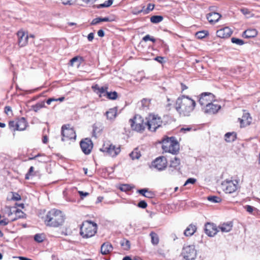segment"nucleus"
<instances>
[{
	"instance_id": "obj_1",
	"label": "nucleus",
	"mask_w": 260,
	"mask_h": 260,
	"mask_svg": "<svg viewBox=\"0 0 260 260\" xmlns=\"http://www.w3.org/2000/svg\"><path fill=\"white\" fill-rule=\"evenodd\" d=\"M196 102L187 96L182 95L179 97L176 102V109L182 116H188L193 111Z\"/></svg>"
},
{
	"instance_id": "obj_2",
	"label": "nucleus",
	"mask_w": 260,
	"mask_h": 260,
	"mask_svg": "<svg viewBox=\"0 0 260 260\" xmlns=\"http://www.w3.org/2000/svg\"><path fill=\"white\" fill-rule=\"evenodd\" d=\"M64 221V215L60 210L52 209L47 213L45 220L47 225L58 227L61 225Z\"/></svg>"
},
{
	"instance_id": "obj_3",
	"label": "nucleus",
	"mask_w": 260,
	"mask_h": 260,
	"mask_svg": "<svg viewBox=\"0 0 260 260\" xmlns=\"http://www.w3.org/2000/svg\"><path fill=\"white\" fill-rule=\"evenodd\" d=\"M97 225L90 221H85L80 227V234L84 238H88L93 236L96 233Z\"/></svg>"
},
{
	"instance_id": "obj_4",
	"label": "nucleus",
	"mask_w": 260,
	"mask_h": 260,
	"mask_svg": "<svg viewBox=\"0 0 260 260\" xmlns=\"http://www.w3.org/2000/svg\"><path fill=\"white\" fill-rule=\"evenodd\" d=\"M162 148L165 152L176 154L179 152V145L174 137H167L162 140Z\"/></svg>"
},
{
	"instance_id": "obj_5",
	"label": "nucleus",
	"mask_w": 260,
	"mask_h": 260,
	"mask_svg": "<svg viewBox=\"0 0 260 260\" xmlns=\"http://www.w3.org/2000/svg\"><path fill=\"white\" fill-rule=\"evenodd\" d=\"M129 122L132 129L138 132H142L146 126V121L144 122L143 118L139 115L129 119Z\"/></svg>"
},
{
	"instance_id": "obj_6",
	"label": "nucleus",
	"mask_w": 260,
	"mask_h": 260,
	"mask_svg": "<svg viewBox=\"0 0 260 260\" xmlns=\"http://www.w3.org/2000/svg\"><path fill=\"white\" fill-rule=\"evenodd\" d=\"M162 121L158 115L150 114L146 121V125L149 130L155 132L157 128L161 126Z\"/></svg>"
},
{
	"instance_id": "obj_7",
	"label": "nucleus",
	"mask_w": 260,
	"mask_h": 260,
	"mask_svg": "<svg viewBox=\"0 0 260 260\" xmlns=\"http://www.w3.org/2000/svg\"><path fill=\"white\" fill-rule=\"evenodd\" d=\"M100 150L105 153L106 155L113 157H116L121 151L119 146H116L109 143L104 144Z\"/></svg>"
},
{
	"instance_id": "obj_8",
	"label": "nucleus",
	"mask_w": 260,
	"mask_h": 260,
	"mask_svg": "<svg viewBox=\"0 0 260 260\" xmlns=\"http://www.w3.org/2000/svg\"><path fill=\"white\" fill-rule=\"evenodd\" d=\"M221 187L225 193H232L238 188L239 181L237 179H226L221 183Z\"/></svg>"
},
{
	"instance_id": "obj_9",
	"label": "nucleus",
	"mask_w": 260,
	"mask_h": 260,
	"mask_svg": "<svg viewBox=\"0 0 260 260\" xmlns=\"http://www.w3.org/2000/svg\"><path fill=\"white\" fill-rule=\"evenodd\" d=\"M181 254L186 260H193L197 256V251L193 245L184 246L182 249Z\"/></svg>"
},
{
	"instance_id": "obj_10",
	"label": "nucleus",
	"mask_w": 260,
	"mask_h": 260,
	"mask_svg": "<svg viewBox=\"0 0 260 260\" xmlns=\"http://www.w3.org/2000/svg\"><path fill=\"white\" fill-rule=\"evenodd\" d=\"M61 135L62 141H68L71 139H75L76 138V133L73 128L63 125L61 128Z\"/></svg>"
},
{
	"instance_id": "obj_11",
	"label": "nucleus",
	"mask_w": 260,
	"mask_h": 260,
	"mask_svg": "<svg viewBox=\"0 0 260 260\" xmlns=\"http://www.w3.org/2000/svg\"><path fill=\"white\" fill-rule=\"evenodd\" d=\"M214 95L210 92H204L201 94L199 102L201 106L204 108L209 105L211 102H215Z\"/></svg>"
},
{
	"instance_id": "obj_12",
	"label": "nucleus",
	"mask_w": 260,
	"mask_h": 260,
	"mask_svg": "<svg viewBox=\"0 0 260 260\" xmlns=\"http://www.w3.org/2000/svg\"><path fill=\"white\" fill-rule=\"evenodd\" d=\"M167 166V160L164 156H159L152 162V166L159 171L164 170Z\"/></svg>"
},
{
	"instance_id": "obj_13",
	"label": "nucleus",
	"mask_w": 260,
	"mask_h": 260,
	"mask_svg": "<svg viewBox=\"0 0 260 260\" xmlns=\"http://www.w3.org/2000/svg\"><path fill=\"white\" fill-rule=\"evenodd\" d=\"M80 147L84 154H89L93 148L92 142L90 139L85 138L80 142Z\"/></svg>"
},
{
	"instance_id": "obj_14",
	"label": "nucleus",
	"mask_w": 260,
	"mask_h": 260,
	"mask_svg": "<svg viewBox=\"0 0 260 260\" xmlns=\"http://www.w3.org/2000/svg\"><path fill=\"white\" fill-rule=\"evenodd\" d=\"M214 102H212L206 107L202 108V110L205 113L208 114H214L218 112V111L221 109V106L215 103Z\"/></svg>"
},
{
	"instance_id": "obj_15",
	"label": "nucleus",
	"mask_w": 260,
	"mask_h": 260,
	"mask_svg": "<svg viewBox=\"0 0 260 260\" xmlns=\"http://www.w3.org/2000/svg\"><path fill=\"white\" fill-rule=\"evenodd\" d=\"M205 231L208 236L213 237L219 232V230L215 224L208 222L205 225Z\"/></svg>"
},
{
	"instance_id": "obj_16",
	"label": "nucleus",
	"mask_w": 260,
	"mask_h": 260,
	"mask_svg": "<svg viewBox=\"0 0 260 260\" xmlns=\"http://www.w3.org/2000/svg\"><path fill=\"white\" fill-rule=\"evenodd\" d=\"M232 31L228 27H225L220 29L216 31V35L218 37L221 38H226L231 36Z\"/></svg>"
},
{
	"instance_id": "obj_17",
	"label": "nucleus",
	"mask_w": 260,
	"mask_h": 260,
	"mask_svg": "<svg viewBox=\"0 0 260 260\" xmlns=\"http://www.w3.org/2000/svg\"><path fill=\"white\" fill-rule=\"evenodd\" d=\"M239 120L241 124V127H245L251 123L252 118L250 117L249 113H245L242 118H239Z\"/></svg>"
},
{
	"instance_id": "obj_18",
	"label": "nucleus",
	"mask_w": 260,
	"mask_h": 260,
	"mask_svg": "<svg viewBox=\"0 0 260 260\" xmlns=\"http://www.w3.org/2000/svg\"><path fill=\"white\" fill-rule=\"evenodd\" d=\"M221 17V15L216 12H211L207 14L206 17L209 23L214 24L217 22Z\"/></svg>"
},
{
	"instance_id": "obj_19",
	"label": "nucleus",
	"mask_w": 260,
	"mask_h": 260,
	"mask_svg": "<svg viewBox=\"0 0 260 260\" xmlns=\"http://www.w3.org/2000/svg\"><path fill=\"white\" fill-rule=\"evenodd\" d=\"M113 250L112 244L109 242L103 243L101 247V252L103 255H106L111 252Z\"/></svg>"
},
{
	"instance_id": "obj_20",
	"label": "nucleus",
	"mask_w": 260,
	"mask_h": 260,
	"mask_svg": "<svg viewBox=\"0 0 260 260\" xmlns=\"http://www.w3.org/2000/svg\"><path fill=\"white\" fill-rule=\"evenodd\" d=\"M17 35L19 37L18 44L20 47H23L26 45L27 43V40L28 36H25V34L23 31H18Z\"/></svg>"
},
{
	"instance_id": "obj_21",
	"label": "nucleus",
	"mask_w": 260,
	"mask_h": 260,
	"mask_svg": "<svg viewBox=\"0 0 260 260\" xmlns=\"http://www.w3.org/2000/svg\"><path fill=\"white\" fill-rule=\"evenodd\" d=\"M27 123L24 118L22 117L18 119L17 121V128H14V131H23L26 127Z\"/></svg>"
},
{
	"instance_id": "obj_22",
	"label": "nucleus",
	"mask_w": 260,
	"mask_h": 260,
	"mask_svg": "<svg viewBox=\"0 0 260 260\" xmlns=\"http://www.w3.org/2000/svg\"><path fill=\"white\" fill-rule=\"evenodd\" d=\"M197 229V228L196 225L193 224H190L185 230L184 235L186 237L191 236L196 232Z\"/></svg>"
},
{
	"instance_id": "obj_23",
	"label": "nucleus",
	"mask_w": 260,
	"mask_h": 260,
	"mask_svg": "<svg viewBox=\"0 0 260 260\" xmlns=\"http://www.w3.org/2000/svg\"><path fill=\"white\" fill-rule=\"evenodd\" d=\"M257 31L255 29H248L243 33V37L246 38H254L256 36Z\"/></svg>"
},
{
	"instance_id": "obj_24",
	"label": "nucleus",
	"mask_w": 260,
	"mask_h": 260,
	"mask_svg": "<svg viewBox=\"0 0 260 260\" xmlns=\"http://www.w3.org/2000/svg\"><path fill=\"white\" fill-rule=\"evenodd\" d=\"M117 108H113L110 109L108 111L106 112V115L108 119L110 120H114L117 115Z\"/></svg>"
},
{
	"instance_id": "obj_25",
	"label": "nucleus",
	"mask_w": 260,
	"mask_h": 260,
	"mask_svg": "<svg viewBox=\"0 0 260 260\" xmlns=\"http://www.w3.org/2000/svg\"><path fill=\"white\" fill-rule=\"evenodd\" d=\"M233 227L232 222L224 223L218 226V229L220 230L222 232H229Z\"/></svg>"
},
{
	"instance_id": "obj_26",
	"label": "nucleus",
	"mask_w": 260,
	"mask_h": 260,
	"mask_svg": "<svg viewBox=\"0 0 260 260\" xmlns=\"http://www.w3.org/2000/svg\"><path fill=\"white\" fill-rule=\"evenodd\" d=\"M180 164V160L179 158L175 156L170 161V168L177 169Z\"/></svg>"
},
{
	"instance_id": "obj_27",
	"label": "nucleus",
	"mask_w": 260,
	"mask_h": 260,
	"mask_svg": "<svg viewBox=\"0 0 260 260\" xmlns=\"http://www.w3.org/2000/svg\"><path fill=\"white\" fill-rule=\"evenodd\" d=\"M151 237V242L153 245H156L159 243V238L156 233L151 232L149 234Z\"/></svg>"
},
{
	"instance_id": "obj_28",
	"label": "nucleus",
	"mask_w": 260,
	"mask_h": 260,
	"mask_svg": "<svg viewBox=\"0 0 260 260\" xmlns=\"http://www.w3.org/2000/svg\"><path fill=\"white\" fill-rule=\"evenodd\" d=\"M225 140L228 142H233L236 139V134L234 132L227 133L225 136Z\"/></svg>"
},
{
	"instance_id": "obj_29",
	"label": "nucleus",
	"mask_w": 260,
	"mask_h": 260,
	"mask_svg": "<svg viewBox=\"0 0 260 260\" xmlns=\"http://www.w3.org/2000/svg\"><path fill=\"white\" fill-rule=\"evenodd\" d=\"M111 21L110 19L108 17L101 18L98 17L94 18L92 20L91 24L96 25L101 22H109Z\"/></svg>"
},
{
	"instance_id": "obj_30",
	"label": "nucleus",
	"mask_w": 260,
	"mask_h": 260,
	"mask_svg": "<svg viewBox=\"0 0 260 260\" xmlns=\"http://www.w3.org/2000/svg\"><path fill=\"white\" fill-rule=\"evenodd\" d=\"M120 245L125 250H128L130 249V242L126 239H123L120 241Z\"/></svg>"
},
{
	"instance_id": "obj_31",
	"label": "nucleus",
	"mask_w": 260,
	"mask_h": 260,
	"mask_svg": "<svg viewBox=\"0 0 260 260\" xmlns=\"http://www.w3.org/2000/svg\"><path fill=\"white\" fill-rule=\"evenodd\" d=\"M163 20V17L159 15H154L151 17L150 21L153 23H158Z\"/></svg>"
},
{
	"instance_id": "obj_32",
	"label": "nucleus",
	"mask_w": 260,
	"mask_h": 260,
	"mask_svg": "<svg viewBox=\"0 0 260 260\" xmlns=\"http://www.w3.org/2000/svg\"><path fill=\"white\" fill-rule=\"evenodd\" d=\"M13 212H15L16 216H18V218H21L23 216V212L16 208H14L13 211L10 210L8 214V216H10L12 214Z\"/></svg>"
},
{
	"instance_id": "obj_33",
	"label": "nucleus",
	"mask_w": 260,
	"mask_h": 260,
	"mask_svg": "<svg viewBox=\"0 0 260 260\" xmlns=\"http://www.w3.org/2000/svg\"><path fill=\"white\" fill-rule=\"evenodd\" d=\"M82 58L81 57L79 56H76L73 57L72 59L70 60V64L72 66H73L74 65V63L76 62H78L77 66H79L80 63H81L82 61Z\"/></svg>"
},
{
	"instance_id": "obj_34",
	"label": "nucleus",
	"mask_w": 260,
	"mask_h": 260,
	"mask_svg": "<svg viewBox=\"0 0 260 260\" xmlns=\"http://www.w3.org/2000/svg\"><path fill=\"white\" fill-rule=\"evenodd\" d=\"M113 3V0H108L105 1L103 4H100L98 6V8H107L110 7Z\"/></svg>"
},
{
	"instance_id": "obj_35",
	"label": "nucleus",
	"mask_w": 260,
	"mask_h": 260,
	"mask_svg": "<svg viewBox=\"0 0 260 260\" xmlns=\"http://www.w3.org/2000/svg\"><path fill=\"white\" fill-rule=\"evenodd\" d=\"M129 156L132 159H139L141 156V154L137 149H136L129 154Z\"/></svg>"
},
{
	"instance_id": "obj_36",
	"label": "nucleus",
	"mask_w": 260,
	"mask_h": 260,
	"mask_svg": "<svg viewBox=\"0 0 260 260\" xmlns=\"http://www.w3.org/2000/svg\"><path fill=\"white\" fill-rule=\"evenodd\" d=\"M207 199L212 203H219L221 201V198L217 196H209Z\"/></svg>"
},
{
	"instance_id": "obj_37",
	"label": "nucleus",
	"mask_w": 260,
	"mask_h": 260,
	"mask_svg": "<svg viewBox=\"0 0 260 260\" xmlns=\"http://www.w3.org/2000/svg\"><path fill=\"white\" fill-rule=\"evenodd\" d=\"M107 96L109 99L115 100L117 98V93L116 91L107 92Z\"/></svg>"
},
{
	"instance_id": "obj_38",
	"label": "nucleus",
	"mask_w": 260,
	"mask_h": 260,
	"mask_svg": "<svg viewBox=\"0 0 260 260\" xmlns=\"http://www.w3.org/2000/svg\"><path fill=\"white\" fill-rule=\"evenodd\" d=\"M44 237L42 234H37L34 236V240L39 243L42 242L44 241Z\"/></svg>"
},
{
	"instance_id": "obj_39",
	"label": "nucleus",
	"mask_w": 260,
	"mask_h": 260,
	"mask_svg": "<svg viewBox=\"0 0 260 260\" xmlns=\"http://www.w3.org/2000/svg\"><path fill=\"white\" fill-rule=\"evenodd\" d=\"M119 188L121 191L126 192L130 190L132 187L129 185L125 184L121 185Z\"/></svg>"
},
{
	"instance_id": "obj_40",
	"label": "nucleus",
	"mask_w": 260,
	"mask_h": 260,
	"mask_svg": "<svg viewBox=\"0 0 260 260\" xmlns=\"http://www.w3.org/2000/svg\"><path fill=\"white\" fill-rule=\"evenodd\" d=\"M231 41L233 43L236 44L240 46L244 44V42L242 40L236 38H232L231 39Z\"/></svg>"
},
{
	"instance_id": "obj_41",
	"label": "nucleus",
	"mask_w": 260,
	"mask_h": 260,
	"mask_svg": "<svg viewBox=\"0 0 260 260\" xmlns=\"http://www.w3.org/2000/svg\"><path fill=\"white\" fill-rule=\"evenodd\" d=\"M207 35V32L205 31H198L196 34V36L199 39H203L205 38Z\"/></svg>"
},
{
	"instance_id": "obj_42",
	"label": "nucleus",
	"mask_w": 260,
	"mask_h": 260,
	"mask_svg": "<svg viewBox=\"0 0 260 260\" xmlns=\"http://www.w3.org/2000/svg\"><path fill=\"white\" fill-rule=\"evenodd\" d=\"M154 8V5H151V4H149L148 5V6H147V8H146V9H145V10L143 9V12H144L145 14H148L150 11H152V10H153Z\"/></svg>"
},
{
	"instance_id": "obj_43",
	"label": "nucleus",
	"mask_w": 260,
	"mask_h": 260,
	"mask_svg": "<svg viewBox=\"0 0 260 260\" xmlns=\"http://www.w3.org/2000/svg\"><path fill=\"white\" fill-rule=\"evenodd\" d=\"M34 168L33 167H30L28 173L25 175V179H29V176L31 175H32V173L34 172Z\"/></svg>"
},
{
	"instance_id": "obj_44",
	"label": "nucleus",
	"mask_w": 260,
	"mask_h": 260,
	"mask_svg": "<svg viewBox=\"0 0 260 260\" xmlns=\"http://www.w3.org/2000/svg\"><path fill=\"white\" fill-rule=\"evenodd\" d=\"M154 196V193L152 191L149 190V189L147 188V191L145 197L151 199L153 198Z\"/></svg>"
},
{
	"instance_id": "obj_45",
	"label": "nucleus",
	"mask_w": 260,
	"mask_h": 260,
	"mask_svg": "<svg viewBox=\"0 0 260 260\" xmlns=\"http://www.w3.org/2000/svg\"><path fill=\"white\" fill-rule=\"evenodd\" d=\"M9 222V220L6 218H4L3 219H2V216L0 215V225H6L8 224Z\"/></svg>"
},
{
	"instance_id": "obj_46",
	"label": "nucleus",
	"mask_w": 260,
	"mask_h": 260,
	"mask_svg": "<svg viewBox=\"0 0 260 260\" xmlns=\"http://www.w3.org/2000/svg\"><path fill=\"white\" fill-rule=\"evenodd\" d=\"M43 106H44V104L38 103L32 107L33 110L35 112H38L40 109H41L42 107H43Z\"/></svg>"
},
{
	"instance_id": "obj_47",
	"label": "nucleus",
	"mask_w": 260,
	"mask_h": 260,
	"mask_svg": "<svg viewBox=\"0 0 260 260\" xmlns=\"http://www.w3.org/2000/svg\"><path fill=\"white\" fill-rule=\"evenodd\" d=\"M143 40L145 42L151 41L153 42H155L156 41L154 38L150 37V36L149 35H147L144 37H143Z\"/></svg>"
},
{
	"instance_id": "obj_48",
	"label": "nucleus",
	"mask_w": 260,
	"mask_h": 260,
	"mask_svg": "<svg viewBox=\"0 0 260 260\" xmlns=\"http://www.w3.org/2000/svg\"><path fill=\"white\" fill-rule=\"evenodd\" d=\"M138 206L140 208H143V209H145L147 207V203L144 201H141L139 202L138 204Z\"/></svg>"
},
{
	"instance_id": "obj_49",
	"label": "nucleus",
	"mask_w": 260,
	"mask_h": 260,
	"mask_svg": "<svg viewBox=\"0 0 260 260\" xmlns=\"http://www.w3.org/2000/svg\"><path fill=\"white\" fill-rule=\"evenodd\" d=\"M244 209L250 213H251L254 210H256V208L250 205H246L244 206Z\"/></svg>"
},
{
	"instance_id": "obj_50",
	"label": "nucleus",
	"mask_w": 260,
	"mask_h": 260,
	"mask_svg": "<svg viewBox=\"0 0 260 260\" xmlns=\"http://www.w3.org/2000/svg\"><path fill=\"white\" fill-rule=\"evenodd\" d=\"M108 88V86H107L100 87L99 91L97 92V93H100L101 94H102L105 92L107 93Z\"/></svg>"
},
{
	"instance_id": "obj_51",
	"label": "nucleus",
	"mask_w": 260,
	"mask_h": 260,
	"mask_svg": "<svg viewBox=\"0 0 260 260\" xmlns=\"http://www.w3.org/2000/svg\"><path fill=\"white\" fill-rule=\"evenodd\" d=\"M196 182V179H194V178H190L189 179H188L185 183H184V186H186L187 185V184L190 183V184H194L195 182Z\"/></svg>"
},
{
	"instance_id": "obj_52",
	"label": "nucleus",
	"mask_w": 260,
	"mask_h": 260,
	"mask_svg": "<svg viewBox=\"0 0 260 260\" xmlns=\"http://www.w3.org/2000/svg\"><path fill=\"white\" fill-rule=\"evenodd\" d=\"M9 126L14 131V128H17V122L11 121L9 123Z\"/></svg>"
},
{
	"instance_id": "obj_53",
	"label": "nucleus",
	"mask_w": 260,
	"mask_h": 260,
	"mask_svg": "<svg viewBox=\"0 0 260 260\" xmlns=\"http://www.w3.org/2000/svg\"><path fill=\"white\" fill-rule=\"evenodd\" d=\"M145 8V6H143L142 9L141 10H137V8H134L132 11V13L134 15H138L139 13L143 12V9Z\"/></svg>"
},
{
	"instance_id": "obj_54",
	"label": "nucleus",
	"mask_w": 260,
	"mask_h": 260,
	"mask_svg": "<svg viewBox=\"0 0 260 260\" xmlns=\"http://www.w3.org/2000/svg\"><path fill=\"white\" fill-rule=\"evenodd\" d=\"M146 191H147V188H143V189H138L137 190V192L139 193L143 196L145 197L146 193Z\"/></svg>"
},
{
	"instance_id": "obj_55",
	"label": "nucleus",
	"mask_w": 260,
	"mask_h": 260,
	"mask_svg": "<svg viewBox=\"0 0 260 260\" xmlns=\"http://www.w3.org/2000/svg\"><path fill=\"white\" fill-rule=\"evenodd\" d=\"M149 101L147 99H144L141 101L142 105L143 107H147L149 104Z\"/></svg>"
},
{
	"instance_id": "obj_56",
	"label": "nucleus",
	"mask_w": 260,
	"mask_h": 260,
	"mask_svg": "<svg viewBox=\"0 0 260 260\" xmlns=\"http://www.w3.org/2000/svg\"><path fill=\"white\" fill-rule=\"evenodd\" d=\"M79 194L81 197V198L85 197L89 195V193L87 192H83L82 191H78Z\"/></svg>"
},
{
	"instance_id": "obj_57",
	"label": "nucleus",
	"mask_w": 260,
	"mask_h": 260,
	"mask_svg": "<svg viewBox=\"0 0 260 260\" xmlns=\"http://www.w3.org/2000/svg\"><path fill=\"white\" fill-rule=\"evenodd\" d=\"M62 3L64 5H72L73 3V0H61Z\"/></svg>"
},
{
	"instance_id": "obj_58",
	"label": "nucleus",
	"mask_w": 260,
	"mask_h": 260,
	"mask_svg": "<svg viewBox=\"0 0 260 260\" xmlns=\"http://www.w3.org/2000/svg\"><path fill=\"white\" fill-rule=\"evenodd\" d=\"M164 58L162 57H161V56H156L155 58H154V60L158 61V62L159 63H162L163 62V60H164Z\"/></svg>"
},
{
	"instance_id": "obj_59",
	"label": "nucleus",
	"mask_w": 260,
	"mask_h": 260,
	"mask_svg": "<svg viewBox=\"0 0 260 260\" xmlns=\"http://www.w3.org/2000/svg\"><path fill=\"white\" fill-rule=\"evenodd\" d=\"M12 199L14 200V201H19L21 199V197L18 194L16 193L15 194H13Z\"/></svg>"
},
{
	"instance_id": "obj_60",
	"label": "nucleus",
	"mask_w": 260,
	"mask_h": 260,
	"mask_svg": "<svg viewBox=\"0 0 260 260\" xmlns=\"http://www.w3.org/2000/svg\"><path fill=\"white\" fill-rule=\"evenodd\" d=\"M84 3L86 4L91 5L93 4L96 0H82Z\"/></svg>"
},
{
	"instance_id": "obj_61",
	"label": "nucleus",
	"mask_w": 260,
	"mask_h": 260,
	"mask_svg": "<svg viewBox=\"0 0 260 260\" xmlns=\"http://www.w3.org/2000/svg\"><path fill=\"white\" fill-rule=\"evenodd\" d=\"M93 38H94V34L93 33L91 32L88 34L87 38L89 41H92V40L93 39Z\"/></svg>"
},
{
	"instance_id": "obj_62",
	"label": "nucleus",
	"mask_w": 260,
	"mask_h": 260,
	"mask_svg": "<svg viewBox=\"0 0 260 260\" xmlns=\"http://www.w3.org/2000/svg\"><path fill=\"white\" fill-rule=\"evenodd\" d=\"M54 101H57L56 99H55V98H50V99H48L47 100L46 103L48 105H50L51 103L52 102H54Z\"/></svg>"
},
{
	"instance_id": "obj_63",
	"label": "nucleus",
	"mask_w": 260,
	"mask_h": 260,
	"mask_svg": "<svg viewBox=\"0 0 260 260\" xmlns=\"http://www.w3.org/2000/svg\"><path fill=\"white\" fill-rule=\"evenodd\" d=\"M12 110H11V107H9V106H6L5 108V113L7 114V115H9V113L10 112H11Z\"/></svg>"
},
{
	"instance_id": "obj_64",
	"label": "nucleus",
	"mask_w": 260,
	"mask_h": 260,
	"mask_svg": "<svg viewBox=\"0 0 260 260\" xmlns=\"http://www.w3.org/2000/svg\"><path fill=\"white\" fill-rule=\"evenodd\" d=\"M98 35L99 37H103L104 36L105 33L102 29H100L98 31Z\"/></svg>"
}]
</instances>
